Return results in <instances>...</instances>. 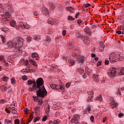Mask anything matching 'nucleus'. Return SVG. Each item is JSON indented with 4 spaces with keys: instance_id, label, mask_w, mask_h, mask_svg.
I'll return each mask as SVG.
<instances>
[{
    "instance_id": "1",
    "label": "nucleus",
    "mask_w": 124,
    "mask_h": 124,
    "mask_svg": "<svg viewBox=\"0 0 124 124\" xmlns=\"http://www.w3.org/2000/svg\"><path fill=\"white\" fill-rule=\"evenodd\" d=\"M44 85V80H43V78H38L35 81V91L39 89L36 91L37 95L40 97H42V98H44V97L46 96L47 93V91H46Z\"/></svg>"
},
{
    "instance_id": "2",
    "label": "nucleus",
    "mask_w": 124,
    "mask_h": 124,
    "mask_svg": "<svg viewBox=\"0 0 124 124\" xmlns=\"http://www.w3.org/2000/svg\"><path fill=\"white\" fill-rule=\"evenodd\" d=\"M24 39L18 37L13 41H9L7 43L9 48H15L18 51H22V47L24 44Z\"/></svg>"
},
{
    "instance_id": "3",
    "label": "nucleus",
    "mask_w": 124,
    "mask_h": 124,
    "mask_svg": "<svg viewBox=\"0 0 124 124\" xmlns=\"http://www.w3.org/2000/svg\"><path fill=\"white\" fill-rule=\"evenodd\" d=\"M124 57H121V55L117 52H112L109 54V62L111 63L116 62L118 61H122Z\"/></svg>"
},
{
    "instance_id": "4",
    "label": "nucleus",
    "mask_w": 124,
    "mask_h": 124,
    "mask_svg": "<svg viewBox=\"0 0 124 124\" xmlns=\"http://www.w3.org/2000/svg\"><path fill=\"white\" fill-rule=\"evenodd\" d=\"M50 88L52 90H60L59 92H61L62 93L64 92V86L63 85L59 86L56 84H52L50 85Z\"/></svg>"
},
{
    "instance_id": "5",
    "label": "nucleus",
    "mask_w": 124,
    "mask_h": 124,
    "mask_svg": "<svg viewBox=\"0 0 124 124\" xmlns=\"http://www.w3.org/2000/svg\"><path fill=\"white\" fill-rule=\"evenodd\" d=\"M31 27L26 22H20L18 23V26L16 27L17 30H22V29H26L29 30Z\"/></svg>"
},
{
    "instance_id": "6",
    "label": "nucleus",
    "mask_w": 124,
    "mask_h": 124,
    "mask_svg": "<svg viewBox=\"0 0 124 124\" xmlns=\"http://www.w3.org/2000/svg\"><path fill=\"white\" fill-rule=\"evenodd\" d=\"M108 74L111 78H115L117 74V70L115 67L110 68Z\"/></svg>"
},
{
    "instance_id": "7",
    "label": "nucleus",
    "mask_w": 124,
    "mask_h": 124,
    "mask_svg": "<svg viewBox=\"0 0 124 124\" xmlns=\"http://www.w3.org/2000/svg\"><path fill=\"white\" fill-rule=\"evenodd\" d=\"M11 15L9 12L5 13L2 16V22H6V21H10L11 20Z\"/></svg>"
},
{
    "instance_id": "8",
    "label": "nucleus",
    "mask_w": 124,
    "mask_h": 124,
    "mask_svg": "<svg viewBox=\"0 0 124 124\" xmlns=\"http://www.w3.org/2000/svg\"><path fill=\"white\" fill-rule=\"evenodd\" d=\"M28 84L29 85L33 84L32 87H30V88H29L30 92H35V81H32L31 80H28Z\"/></svg>"
},
{
    "instance_id": "9",
    "label": "nucleus",
    "mask_w": 124,
    "mask_h": 124,
    "mask_svg": "<svg viewBox=\"0 0 124 124\" xmlns=\"http://www.w3.org/2000/svg\"><path fill=\"white\" fill-rule=\"evenodd\" d=\"M48 23L50 25H56V24H58L59 22L55 19L50 18L48 19Z\"/></svg>"
},
{
    "instance_id": "10",
    "label": "nucleus",
    "mask_w": 124,
    "mask_h": 124,
    "mask_svg": "<svg viewBox=\"0 0 124 124\" xmlns=\"http://www.w3.org/2000/svg\"><path fill=\"white\" fill-rule=\"evenodd\" d=\"M77 61L79 63L84 62V61H85V57L81 55H78L77 56Z\"/></svg>"
},
{
    "instance_id": "11",
    "label": "nucleus",
    "mask_w": 124,
    "mask_h": 124,
    "mask_svg": "<svg viewBox=\"0 0 124 124\" xmlns=\"http://www.w3.org/2000/svg\"><path fill=\"white\" fill-rule=\"evenodd\" d=\"M10 25L11 27H13V28H16L17 29V27H18L19 24L17 25V26H16V21L14 20V19H12L10 23Z\"/></svg>"
},
{
    "instance_id": "12",
    "label": "nucleus",
    "mask_w": 124,
    "mask_h": 124,
    "mask_svg": "<svg viewBox=\"0 0 124 124\" xmlns=\"http://www.w3.org/2000/svg\"><path fill=\"white\" fill-rule=\"evenodd\" d=\"M92 109V107L91 106H88V107L83 110L84 114H89L90 113V111Z\"/></svg>"
},
{
    "instance_id": "13",
    "label": "nucleus",
    "mask_w": 124,
    "mask_h": 124,
    "mask_svg": "<svg viewBox=\"0 0 124 124\" xmlns=\"http://www.w3.org/2000/svg\"><path fill=\"white\" fill-rule=\"evenodd\" d=\"M110 106L111 108H115L117 106V103L115 100H113L110 103Z\"/></svg>"
},
{
    "instance_id": "14",
    "label": "nucleus",
    "mask_w": 124,
    "mask_h": 124,
    "mask_svg": "<svg viewBox=\"0 0 124 124\" xmlns=\"http://www.w3.org/2000/svg\"><path fill=\"white\" fill-rule=\"evenodd\" d=\"M95 100L97 101H102L103 100V98H102V95L100 94L97 97L95 98Z\"/></svg>"
},
{
    "instance_id": "15",
    "label": "nucleus",
    "mask_w": 124,
    "mask_h": 124,
    "mask_svg": "<svg viewBox=\"0 0 124 124\" xmlns=\"http://www.w3.org/2000/svg\"><path fill=\"white\" fill-rule=\"evenodd\" d=\"M31 57L33 59H36V60L37 61L38 60L39 57H38V54L36 53H32Z\"/></svg>"
},
{
    "instance_id": "16",
    "label": "nucleus",
    "mask_w": 124,
    "mask_h": 124,
    "mask_svg": "<svg viewBox=\"0 0 124 124\" xmlns=\"http://www.w3.org/2000/svg\"><path fill=\"white\" fill-rule=\"evenodd\" d=\"M21 72L22 73H31V70H28L27 68H24L21 70Z\"/></svg>"
},
{
    "instance_id": "17",
    "label": "nucleus",
    "mask_w": 124,
    "mask_h": 124,
    "mask_svg": "<svg viewBox=\"0 0 124 124\" xmlns=\"http://www.w3.org/2000/svg\"><path fill=\"white\" fill-rule=\"evenodd\" d=\"M43 12L45 15H49V11H48V9L46 8L43 9Z\"/></svg>"
},
{
    "instance_id": "18",
    "label": "nucleus",
    "mask_w": 124,
    "mask_h": 124,
    "mask_svg": "<svg viewBox=\"0 0 124 124\" xmlns=\"http://www.w3.org/2000/svg\"><path fill=\"white\" fill-rule=\"evenodd\" d=\"M68 62H69V64L72 66V65H74L75 64V61H74L72 59H69L68 60Z\"/></svg>"
},
{
    "instance_id": "19",
    "label": "nucleus",
    "mask_w": 124,
    "mask_h": 124,
    "mask_svg": "<svg viewBox=\"0 0 124 124\" xmlns=\"http://www.w3.org/2000/svg\"><path fill=\"white\" fill-rule=\"evenodd\" d=\"M99 75H93V77L94 78V81L96 82H99V79L98 78V77Z\"/></svg>"
},
{
    "instance_id": "20",
    "label": "nucleus",
    "mask_w": 124,
    "mask_h": 124,
    "mask_svg": "<svg viewBox=\"0 0 124 124\" xmlns=\"http://www.w3.org/2000/svg\"><path fill=\"white\" fill-rule=\"evenodd\" d=\"M66 9L71 13H74V9L72 7H68L66 8Z\"/></svg>"
},
{
    "instance_id": "21",
    "label": "nucleus",
    "mask_w": 124,
    "mask_h": 124,
    "mask_svg": "<svg viewBox=\"0 0 124 124\" xmlns=\"http://www.w3.org/2000/svg\"><path fill=\"white\" fill-rule=\"evenodd\" d=\"M30 61L31 62V64L34 66H37V64L36 63L35 61L33 59H30Z\"/></svg>"
},
{
    "instance_id": "22",
    "label": "nucleus",
    "mask_w": 124,
    "mask_h": 124,
    "mask_svg": "<svg viewBox=\"0 0 124 124\" xmlns=\"http://www.w3.org/2000/svg\"><path fill=\"white\" fill-rule=\"evenodd\" d=\"M84 42L86 45H89L90 42H91V40L90 39L85 38L84 40Z\"/></svg>"
},
{
    "instance_id": "23",
    "label": "nucleus",
    "mask_w": 124,
    "mask_h": 124,
    "mask_svg": "<svg viewBox=\"0 0 124 124\" xmlns=\"http://www.w3.org/2000/svg\"><path fill=\"white\" fill-rule=\"evenodd\" d=\"M12 110V113L13 114V115H15L17 114V109L13 107L11 108Z\"/></svg>"
},
{
    "instance_id": "24",
    "label": "nucleus",
    "mask_w": 124,
    "mask_h": 124,
    "mask_svg": "<svg viewBox=\"0 0 124 124\" xmlns=\"http://www.w3.org/2000/svg\"><path fill=\"white\" fill-rule=\"evenodd\" d=\"M88 94L90 95V97H93V90H90L88 92Z\"/></svg>"
},
{
    "instance_id": "25",
    "label": "nucleus",
    "mask_w": 124,
    "mask_h": 124,
    "mask_svg": "<svg viewBox=\"0 0 124 124\" xmlns=\"http://www.w3.org/2000/svg\"><path fill=\"white\" fill-rule=\"evenodd\" d=\"M0 89L1 91H4V92H6V91H7V87H5L4 85L1 86Z\"/></svg>"
},
{
    "instance_id": "26",
    "label": "nucleus",
    "mask_w": 124,
    "mask_h": 124,
    "mask_svg": "<svg viewBox=\"0 0 124 124\" xmlns=\"http://www.w3.org/2000/svg\"><path fill=\"white\" fill-rule=\"evenodd\" d=\"M46 113L47 115L50 113V105H48L47 108H46Z\"/></svg>"
},
{
    "instance_id": "27",
    "label": "nucleus",
    "mask_w": 124,
    "mask_h": 124,
    "mask_svg": "<svg viewBox=\"0 0 124 124\" xmlns=\"http://www.w3.org/2000/svg\"><path fill=\"white\" fill-rule=\"evenodd\" d=\"M33 115L32 114H30V116H29V121H28V123H27V124H30V123H31V121H32V119H33Z\"/></svg>"
},
{
    "instance_id": "28",
    "label": "nucleus",
    "mask_w": 124,
    "mask_h": 124,
    "mask_svg": "<svg viewBox=\"0 0 124 124\" xmlns=\"http://www.w3.org/2000/svg\"><path fill=\"white\" fill-rule=\"evenodd\" d=\"M86 72L88 75H92V72H93V71L92 70V69L89 68L87 69V70H86Z\"/></svg>"
},
{
    "instance_id": "29",
    "label": "nucleus",
    "mask_w": 124,
    "mask_h": 124,
    "mask_svg": "<svg viewBox=\"0 0 124 124\" xmlns=\"http://www.w3.org/2000/svg\"><path fill=\"white\" fill-rule=\"evenodd\" d=\"M78 71L79 74H82L84 72V70L81 68H79L78 69Z\"/></svg>"
},
{
    "instance_id": "30",
    "label": "nucleus",
    "mask_w": 124,
    "mask_h": 124,
    "mask_svg": "<svg viewBox=\"0 0 124 124\" xmlns=\"http://www.w3.org/2000/svg\"><path fill=\"white\" fill-rule=\"evenodd\" d=\"M40 109V107L37 106V107L34 108V110L35 113H37V112H38V111H39Z\"/></svg>"
},
{
    "instance_id": "31",
    "label": "nucleus",
    "mask_w": 124,
    "mask_h": 124,
    "mask_svg": "<svg viewBox=\"0 0 124 124\" xmlns=\"http://www.w3.org/2000/svg\"><path fill=\"white\" fill-rule=\"evenodd\" d=\"M2 80L4 81V82H7V81H8L9 78H8V77H4L2 78Z\"/></svg>"
},
{
    "instance_id": "32",
    "label": "nucleus",
    "mask_w": 124,
    "mask_h": 124,
    "mask_svg": "<svg viewBox=\"0 0 124 124\" xmlns=\"http://www.w3.org/2000/svg\"><path fill=\"white\" fill-rule=\"evenodd\" d=\"M119 75L120 76L124 75V67L121 70V71L119 72Z\"/></svg>"
},
{
    "instance_id": "33",
    "label": "nucleus",
    "mask_w": 124,
    "mask_h": 124,
    "mask_svg": "<svg viewBox=\"0 0 124 124\" xmlns=\"http://www.w3.org/2000/svg\"><path fill=\"white\" fill-rule=\"evenodd\" d=\"M43 103V99H39L38 100V105H42Z\"/></svg>"
},
{
    "instance_id": "34",
    "label": "nucleus",
    "mask_w": 124,
    "mask_h": 124,
    "mask_svg": "<svg viewBox=\"0 0 124 124\" xmlns=\"http://www.w3.org/2000/svg\"><path fill=\"white\" fill-rule=\"evenodd\" d=\"M46 40L47 43H50L51 42V38L50 37H47Z\"/></svg>"
},
{
    "instance_id": "35",
    "label": "nucleus",
    "mask_w": 124,
    "mask_h": 124,
    "mask_svg": "<svg viewBox=\"0 0 124 124\" xmlns=\"http://www.w3.org/2000/svg\"><path fill=\"white\" fill-rule=\"evenodd\" d=\"M1 30L2 31H4V32H6V31H9V29L4 28H2Z\"/></svg>"
},
{
    "instance_id": "36",
    "label": "nucleus",
    "mask_w": 124,
    "mask_h": 124,
    "mask_svg": "<svg viewBox=\"0 0 124 124\" xmlns=\"http://www.w3.org/2000/svg\"><path fill=\"white\" fill-rule=\"evenodd\" d=\"M27 42H31V36H28L27 38Z\"/></svg>"
},
{
    "instance_id": "37",
    "label": "nucleus",
    "mask_w": 124,
    "mask_h": 124,
    "mask_svg": "<svg viewBox=\"0 0 124 124\" xmlns=\"http://www.w3.org/2000/svg\"><path fill=\"white\" fill-rule=\"evenodd\" d=\"M68 20H69L70 21H74V20H75V18L73 17L72 16H69L68 17Z\"/></svg>"
},
{
    "instance_id": "38",
    "label": "nucleus",
    "mask_w": 124,
    "mask_h": 124,
    "mask_svg": "<svg viewBox=\"0 0 124 124\" xmlns=\"http://www.w3.org/2000/svg\"><path fill=\"white\" fill-rule=\"evenodd\" d=\"M49 6L51 10H52V9H54L55 8V5H54V4L52 3L49 4Z\"/></svg>"
},
{
    "instance_id": "39",
    "label": "nucleus",
    "mask_w": 124,
    "mask_h": 124,
    "mask_svg": "<svg viewBox=\"0 0 124 124\" xmlns=\"http://www.w3.org/2000/svg\"><path fill=\"white\" fill-rule=\"evenodd\" d=\"M68 46L69 49H73V45H72V43L69 44Z\"/></svg>"
},
{
    "instance_id": "40",
    "label": "nucleus",
    "mask_w": 124,
    "mask_h": 124,
    "mask_svg": "<svg viewBox=\"0 0 124 124\" xmlns=\"http://www.w3.org/2000/svg\"><path fill=\"white\" fill-rule=\"evenodd\" d=\"M39 120H40V117H35L34 119V123H36V122H38V121H39Z\"/></svg>"
},
{
    "instance_id": "41",
    "label": "nucleus",
    "mask_w": 124,
    "mask_h": 124,
    "mask_svg": "<svg viewBox=\"0 0 124 124\" xmlns=\"http://www.w3.org/2000/svg\"><path fill=\"white\" fill-rule=\"evenodd\" d=\"M92 98H93V97L89 96L88 98L86 100L87 102H91V101H92Z\"/></svg>"
},
{
    "instance_id": "42",
    "label": "nucleus",
    "mask_w": 124,
    "mask_h": 124,
    "mask_svg": "<svg viewBox=\"0 0 124 124\" xmlns=\"http://www.w3.org/2000/svg\"><path fill=\"white\" fill-rule=\"evenodd\" d=\"M22 78L23 81H27V80H28V78H27L26 76H23Z\"/></svg>"
},
{
    "instance_id": "43",
    "label": "nucleus",
    "mask_w": 124,
    "mask_h": 124,
    "mask_svg": "<svg viewBox=\"0 0 124 124\" xmlns=\"http://www.w3.org/2000/svg\"><path fill=\"white\" fill-rule=\"evenodd\" d=\"M54 124H60V120H57L53 121Z\"/></svg>"
},
{
    "instance_id": "44",
    "label": "nucleus",
    "mask_w": 124,
    "mask_h": 124,
    "mask_svg": "<svg viewBox=\"0 0 124 124\" xmlns=\"http://www.w3.org/2000/svg\"><path fill=\"white\" fill-rule=\"evenodd\" d=\"M7 102V101L4 100V99H1L0 100V103H6Z\"/></svg>"
},
{
    "instance_id": "45",
    "label": "nucleus",
    "mask_w": 124,
    "mask_h": 124,
    "mask_svg": "<svg viewBox=\"0 0 124 124\" xmlns=\"http://www.w3.org/2000/svg\"><path fill=\"white\" fill-rule=\"evenodd\" d=\"M47 116H44V117L42 118V122H46L47 120Z\"/></svg>"
},
{
    "instance_id": "46",
    "label": "nucleus",
    "mask_w": 124,
    "mask_h": 124,
    "mask_svg": "<svg viewBox=\"0 0 124 124\" xmlns=\"http://www.w3.org/2000/svg\"><path fill=\"white\" fill-rule=\"evenodd\" d=\"M75 121H76V119H75V118H72L70 121L71 124H74V123H75Z\"/></svg>"
},
{
    "instance_id": "47",
    "label": "nucleus",
    "mask_w": 124,
    "mask_h": 124,
    "mask_svg": "<svg viewBox=\"0 0 124 124\" xmlns=\"http://www.w3.org/2000/svg\"><path fill=\"white\" fill-rule=\"evenodd\" d=\"M15 124H20V120L19 119L15 120Z\"/></svg>"
},
{
    "instance_id": "48",
    "label": "nucleus",
    "mask_w": 124,
    "mask_h": 124,
    "mask_svg": "<svg viewBox=\"0 0 124 124\" xmlns=\"http://www.w3.org/2000/svg\"><path fill=\"white\" fill-rule=\"evenodd\" d=\"M70 85H71L70 83H69V82L67 83L65 85L66 88H67V89H68V88H69V87H70Z\"/></svg>"
},
{
    "instance_id": "49",
    "label": "nucleus",
    "mask_w": 124,
    "mask_h": 124,
    "mask_svg": "<svg viewBox=\"0 0 124 124\" xmlns=\"http://www.w3.org/2000/svg\"><path fill=\"white\" fill-rule=\"evenodd\" d=\"M94 119V117L93 115H92L90 117V120H91V121L92 122V123H93Z\"/></svg>"
},
{
    "instance_id": "50",
    "label": "nucleus",
    "mask_w": 124,
    "mask_h": 124,
    "mask_svg": "<svg viewBox=\"0 0 124 124\" xmlns=\"http://www.w3.org/2000/svg\"><path fill=\"white\" fill-rule=\"evenodd\" d=\"M35 40H40V36H37L34 37Z\"/></svg>"
},
{
    "instance_id": "51",
    "label": "nucleus",
    "mask_w": 124,
    "mask_h": 124,
    "mask_svg": "<svg viewBox=\"0 0 124 124\" xmlns=\"http://www.w3.org/2000/svg\"><path fill=\"white\" fill-rule=\"evenodd\" d=\"M62 34L63 36H65V34H66V30H63L62 32Z\"/></svg>"
},
{
    "instance_id": "52",
    "label": "nucleus",
    "mask_w": 124,
    "mask_h": 124,
    "mask_svg": "<svg viewBox=\"0 0 124 124\" xmlns=\"http://www.w3.org/2000/svg\"><path fill=\"white\" fill-rule=\"evenodd\" d=\"M24 112L25 113V114H28L29 113V109L28 108H25L24 109Z\"/></svg>"
},
{
    "instance_id": "53",
    "label": "nucleus",
    "mask_w": 124,
    "mask_h": 124,
    "mask_svg": "<svg viewBox=\"0 0 124 124\" xmlns=\"http://www.w3.org/2000/svg\"><path fill=\"white\" fill-rule=\"evenodd\" d=\"M78 56H79V55H77V54H76V53H75V52H73V53H72V56H73V57H76L77 58V57H78Z\"/></svg>"
},
{
    "instance_id": "54",
    "label": "nucleus",
    "mask_w": 124,
    "mask_h": 124,
    "mask_svg": "<svg viewBox=\"0 0 124 124\" xmlns=\"http://www.w3.org/2000/svg\"><path fill=\"white\" fill-rule=\"evenodd\" d=\"M1 41H2V43H3V44H4L6 42V38H4V39H2Z\"/></svg>"
},
{
    "instance_id": "55",
    "label": "nucleus",
    "mask_w": 124,
    "mask_h": 124,
    "mask_svg": "<svg viewBox=\"0 0 124 124\" xmlns=\"http://www.w3.org/2000/svg\"><path fill=\"white\" fill-rule=\"evenodd\" d=\"M5 112H6V113H7V114H10L11 113V111L9 110H8V108H5Z\"/></svg>"
},
{
    "instance_id": "56",
    "label": "nucleus",
    "mask_w": 124,
    "mask_h": 124,
    "mask_svg": "<svg viewBox=\"0 0 124 124\" xmlns=\"http://www.w3.org/2000/svg\"><path fill=\"white\" fill-rule=\"evenodd\" d=\"M11 83L13 85H14V84H15V78H12L11 79Z\"/></svg>"
},
{
    "instance_id": "57",
    "label": "nucleus",
    "mask_w": 124,
    "mask_h": 124,
    "mask_svg": "<svg viewBox=\"0 0 124 124\" xmlns=\"http://www.w3.org/2000/svg\"><path fill=\"white\" fill-rule=\"evenodd\" d=\"M74 118L76 120V119H79V118H80V117L79 116V115L76 114V115H74Z\"/></svg>"
},
{
    "instance_id": "58",
    "label": "nucleus",
    "mask_w": 124,
    "mask_h": 124,
    "mask_svg": "<svg viewBox=\"0 0 124 124\" xmlns=\"http://www.w3.org/2000/svg\"><path fill=\"white\" fill-rule=\"evenodd\" d=\"M24 63H25V65H28V64H29V61H28V60H26L24 61Z\"/></svg>"
},
{
    "instance_id": "59",
    "label": "nucleus",
    "mask_w": 124,
    "mask_h": 124,
    "mask_svg": "<svg viewBox=\"0 0 124 124\" xmlns=\"http://www.w3.org/2000/svg\"><path fill=\"white\" fill-rule=\"evenodd\" d=\"M4 60V56L1 55L0 56V61H3Z\"/></svg>"
},
{
    "instance_id": "60",
    "label": "nucleus",
    "mask_w": 124,
    "mask_h": 124,
    "mask_svg": "<svg viewBox=\"0 0 124 124\" xmlns=\"http://www.w3.org/2000/svg\"><path fill=\"white\" fill-rule=\"evenodd\" d=\"M79 15H80V13L77 12L76 14L75 18H78V16H79Z\"/></svg>"
},
{
    "instance_id": "61",
    "label": "nucleus",
    "mask_w": 124,
    "mask_h": 124,
    "mask_svg": "<svg viewBox=\"0 0 124 124\" xmlns=\"http://www.w3.org/2000/svg\"><path fill=\"white\" fill-rule=\"evenodd\" d=\"M119 118H122V117H124V114L123 113H119L118 115Z\"/></svg>"
},
{
    "instance_id": "62",
    "label": "nucleus",
    "mask_w": 124,
    "mask_h": 124,
    "mask_svg": "<svg viewBox=\"0 0 124 124\" xmlns=\"http://www.w3.org/2000/svg\"><path fill=\"white\" fill-rule=\"evenodd\" d=\"M102 62L99 61L97 63V66H99V65H101Z\"/></svg>"
},
{
    "instance_id": "63",
    "label": "nucleus",
    "mask_w": 124,
    "mask_h": 124,
    "mask_svg": "<svg viewBox=\"0 0 124 124\" xmlns=\"http://www.w3.org/2000/svg\"><path fill=\"white\" fill-rule=\"evenodd\" d=\"M90 5H91V4L87 3L85 4L84 6L85 7H89V6H90Z\"/></svg>"
},
{
    "instance_id": "64",
    "label": "nucleus",
    "mask_w": 124,
    "mask_h": 124,
    "mask_svg": "<svg viewBox=\"0 0 124 124\" xmlns=\"http://www.w3.org/2000/svg\"><path fill=\"white\" fill-rule=\"evenodd\" d=\"M122 31H116V33L117 34H122Z\"/></svg>"
}]
</instances>
